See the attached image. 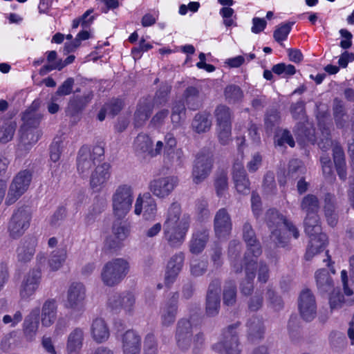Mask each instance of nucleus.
I'll return each instance as SVG.
<instances>
[{
    "label": "nucleus",
    "mask_w": 354,
    "mask_h": 354,
    "mask_svg": "<svg viewBox=\"0 0 354 354\" xmlns=\"http://www.w3.org/2000/svg\"><path fill=\"white\" fill-rule=\"evenodd\" d=\"M300 209L306 216L318 214L320 209L319 200L317 196L308 194L304 196L300 202Z\"/></svg>",
    "instance_id": "obj_33"
},
{
    "label": "nucleus",
    "mask_w": 354,
    "mask_h": 354,
    "mask_svg": "<svg viewBox=\"0 0 354 354\" xmlns=\"http://www.w3.org/2000/svg\"><path fill=\"white\" fill-rule=\"evenodd\" d=\"M223 94L225 101L230 104L240 103L244 97V93L241 88L234 84L226 86Z\"/></svg>",
    "instance_id": "obj_40"
},
{
    "label": "nucleus",
    "mask_w": 354,
    "mask_h": 354,
    "mask_svg": "<svg viewBox=\"0 0 354 354\" xmlns=\"http://www.w3.org/2000/svg\"><path fill=\"white\" fill-rule=\"evenodd\" d=\"M305 172L306 168L301 160L292 159L289 161L287 174L288 178L296 180L303 176Z\"/></svg>",
    "instance_id": "obj_52"
},
{
    "label": "nucleus",
    "mask_w": 354,
    "mask_h": 354,
    "mask_svg": "<svg viewBox=\"0 0 354 354\" xmlns=\"http://www.w3.org/2000/svg\"><path fill=\"white\" fill-rule=\"evenodd\" d=\"M151 109L149 104L145 103L138 104L134 113V125L136 127L143 126L151 114Z\"/></svg>",
    "instance_id": "obj_46"
},
{
    "label": "nucleus",
    "mask_w": 354,
    "mask_h": 354,
    "mask_svg": "<svg viewBox=\"0 0 354 354\" xmlns=\"http://www.w3.org/2000/svg\"><path fill=\"white\" fill-rule=\"evenodd\" d=\"M262 189L263 193L266 196H272L277 193V185L273 172L268 171L264 175Z\"/></svg>",
    "instance_id": "obj_53"
},
{
    "label": "nucleus",
    "mask_w": 354,
    "mask_h": 354,
    "mask_svg": "<svg viewBox=\"0 0 354 354\" xmlns=\"http://www.w3.org/2000/svg\"><path fill=\"white\" fill-rule=\"evenodd\" d=\"M209 239V230L205 227L197 229L192 234L189 241V252L194 254H201Z\"/></svg>",
    "instance_id": "obj_25"
},
{
    "label": "nucleus",
    "mask_w": 354,
    "mask_h": 354,
    "mask_svg": "<svg viewBox=\"0 0 354 354\" xmlns=\"http://www.w3.org/2000/svg\"><path fill=\"white\" fill-rule=\"evenodd\" d=\"M91 332L93 339L97 343L106 341L110 335L109 328L102 318H96L93 321Z\"/></svg>",
    "instance_id": "obj_31"
},
{
    "label": "nucleus",
    "mask_w": 354,
    "mask_h": 354,
    "mask_svg": "<svg viewBox=\"0 0 354 354\" xmlns=\"http://www.w3.org/2000/svg\"><path fill=\"white\" fill-rule=\"evenodd\" d=\"M57 317V304L55 299L46 300L41 308V321L43 326L49 327Z\"/></svg>",
    "instance_id": "obj_32"
},
{
    "label": "nucleus",
    "mask_w": 354,
    "mask_h": 354,
    "mask_svg": "<svg viewBox=\"0 0 354 354\" xmlns=\"http://www.w3.org/2000/svg\"><path fill=\"white\" fill-rule=\"evenodd\" d=\"M133 201V192L129 185H120L111 197L113 214L115 218H124L130 211Z\"/></svg>",
    "instance_id": "obj_4"
},
{
    "label": "nucleus",
    "mask_w": 354,
    "mask_h": 354,
    "mask_svg": "<svg viewBox=\"0 0 354 354\" xmlns=\"http://www.w3.org/2000/svg\"><path fill=\"white\" fill-rule=\"evenodd\" d=\"M75 84V80L73 77H68L57 88V91L52 95V100L57 101L60 96L68 95L73 92Z\"/></svg>",
    "instance_id": "obj_56"
},
{
    "label": "nucleus",
    "mask_w": 354,
    "mask_h": 354,
    "mask_svg": "<svg viewBox=\"0 0 354 354\" xmlns=\"http://www.w3.org/2000/svg\"><path fill=\"white\" fill-rule=\"evenodd\" d=\"M185 261V254L179 252L173 255L168 261L167 268L180 273Z\"/></svg>",
    "instance_id": "obj_59"
},
{
    "label": "nucleus",
    "mask_w": 354,
    "mask_h": 354,
    "mask_svg": "<svg viewBox=\"0 0 354 354\" xmlns=\"http://www.w3.org/2000/svg\"><path fill=\"white\" fill-rule=\"evenodd\" d=\"M292 24L286 23L279 25L274 31L273 37L276 41L281 43L286 40L292 28Z\"/></svg>",
    "instance_id": "obj_60"
},
{
    "label": "nucleus",
    "mask_w": 354,
    "mask_h": 354,
    "mask_svg": "<svg viewBox=\"0 0 354 354\" xmlns=\"http://www.w3.org/2000/svg\"><path fill=\"white\" fill-rule=\"evenodd\" d=\"M217 136L221 145H227L232 141V126L217 127Z\"/></svg>",
    "instance_id": "obj_61"
},
{
    "label": "nucleus",
    "mask_w": 354,
    "mask_h": 354,
    "mask_svg": "<svg viewBox=\"0 0 354 354\" xmlns=\"http://www.w3.org/2000/svg\"><path fill=\"white\" fill-rule=\"evenodd\" d=\"M346 301L344 299V295H342L339 290H333L329 297V304L331 310L339 309L342 307L343 304Z\"/></svg>",
    "instance_id": "obj_62"
},
{
    "label": "nucleus",
    "mask_w": 354,
    "mask_h": 354,
    "mask_svg": "<svg viewBox=\"0 0 354 354\" xmlns=\"http://www.w3.org/2000/svg\"><path fill=\"white\" fill-rule=\"evenodd\" d=\"M129 263L123 258H116L108 261L101 271V279L104 285L113 287L119 284L129 271Z\"/></svg>",
    "instance_id": "obj_3"
},
{
    "label": "nucleus",
    "mask_w": 354,
    "mask_h": 354,
    "mask_svg": "<svg viewBox=\"0 0 354 354\" xmlns=\"http://www.w3.org/2000/svg\"><path fill=\"white\" fill-rule=\"evenodd\" d=\"M334 201V195L330 193L325 194L324 209L327 223L331 227L335 226L337 223V215L335 213Z\"/></svg>",
    "instance_id": "obj_39"
},
{
    "label": "nucleus",
    "mask_w": 354,
    "mask_h": 354,
    "mask_svg": "<svg viewBox=\"0 0 354 354\" xmlns=\"http://www.w3.org/2000/svg\"><path fill=\"white\" fill-rule=\"evenodd\" d=\"M104 150L100 145H95L90 150L87 147H82L78 153L77 170L83 176H87L91 169L104 159Z\"/></svg>",
    "instance_id": "obj_5"
},
{
    "label": "nucleus",
    "mask_w": 354,
    "mask_h": 354,
    "mask_svg": "<svg viewBox=\"0 0 354 354\" xmlns=\"http://www.w3.org/2000/svg\"><path fill=\"white\" fill-rule=\"evenodd\" d=\"M42 274L40 267L30 269L24 276L19 287V295L21 299H26L35 295L41 281Z\"/></svg>",
    "instance_id": "obj_10"
},
{
    "label": "nucleus",
    "mask_w": 354,
    "mask_h": 354,
    "mask_svg": "<svg viewBox=\"0 0 354 354\" xmlns=\"http://www.w3.org/2000/svg\"><path fill=\"white\" fill-rule=\"evenodd\" d=\"M232 222L231 216L225 208L219 209L214 216V230L218 239L227 238L231 233Z\"/></svg>",
    "instance_id": "obj_18"
},
{
    "label": "nucleus",
    "mask_w": 354,
    "mask_h": 354,
    "mask_svg": "<svg viewBox=\"0 0 354 354\" xmlns=\"http://www.w3.org/2000/svg\"><path fill=\"white\" fill-rule=\"evenodd\" d=\"M93 97V94L92 92H89L82 96L75 95L72 97L69 100L67 107L68 113L72 116L80 113L91 102Z\"/></svg>",
    "instance_id": "obj_28"
},
{
    "label": "nucleus",
    "mask_w": 354,
    "mask_h": 354,
    "mask_svg": "<svg viewBox=\"0 0 354 354\" xmlns=\"http://www.w3.org/2000/svg\"><path fill=\"white\" fill-rule=\"evenodd\" d=\"M84 339V330L80 328H75L68 336L66 343L67 354H80Z\"/></svg>",
    "instance_id": "obj_29"
},
{
    "label": "nucleus",
    "mask_w": 354,
    "mask_h": 354,
    "mask_svg": "<svg viewBox=\"0 0 354 354\" xmlns=\"http://www.w3.org/2000/svg\"><path fill=\"white\" fill-rule=\"evenodd\" d=\"M298 307L301 317L306 322H311L317 315L315 297L309 289L302 290L298 299Z\"/></svg>",
    "instance_id": "obj_15"
},
{
    "label": "nucleus",
    "mask_w": 354,
    "mask_h": 354,
    "mask_svg": "<svg viewBox=\"0 0 354 354\" xmlns=\"http://www.w3.org/2000/svg\"><path fill=\"white\" fill-rule=\"evenodd\" d=\"M208 262L204 259H195L190 262V274L194 277L203 276L207 270Z\"/></svg>",
    "instance_id": "obj_54"
},
{
    "label": "nucleus",
    "mask_w": 354,
    "mask_h": 354,
    "mask_svg": "<svg viewBox=\"0 0 354 354\" xmlns=\"http://www.w3.org/2000/svg\"><path fill=\"white\" fill-rule=\"evenodd\" d=\"M317 288L321 295L332 292L334 289V282L328 270H318L315 274Z\"/></svg>",
    "instance_id": "obj_30"
},
{
    "label": "nucleus",
    "mask_w": 354,
    "mask_h": 354,
    "mask_svg": "<svg viewBox=\"0 0 354 354\" xmlns=\"http://www.w3.org/2000/svg\"><path fill=\"white\" fill-rule=\"evenodd\" d=\"M304 223L305 232L310 238L306 253V259L309 260L315 254L319 252L325 245L327 237L322 232V229L318 214L306 216Z\"/></svg>",
    "instance_id": "obj_2"
},
{
    "label": "nucleus",
    "mask_w": 354,
    "mask_h": 354,
    "mask_svg": "<svg viewBox=\"0 0 354 354\" xmlns=\"http://www.w3.org/2000/svg\"><path fill=\"white\" fill-rule=\"evenodd\" d=\"M39 309H33L30 314L26 317L23 324L24 335L27 341H33L37 335L39 325Z\"/></svg>",
    "instance_id": "obj_27"
},
{
    "label": "nucleus",
    "mask_w": 354,
    "mask_h": 354,
    "mask_svg": "<svg viewBox=\"0 0 354 354\" xmlns=\"http://www.w3.org/2000/svg\"><path fill=\"white\" fill-rule=\"evenodd\" d=\"M181 208L179 203H171L163 223L164 239L171 248H179L185 241L189 228L190 217L184 214L180 218Z\"/></svg>",
    "instance_id": "obj_1"
},
{
    "label": "nucleus",
    "mask_w": 354,
    "mask_h": 354,
    "mask_svg": "<svg viewBox=\"0 0 354 354\" xmlns=\"http://www.w3.org/2000/svg\"><path fill=\"white\" fill-rule=\"evenodd\" d=\"M213 165L212 155L209 152H200L196 158L192 170L193 180L198 184L210 174Z\"/></svg>",
    "instance_id": "obj_14"
},
{
    "label": "nucleus",
    "mask_w": 354,
    "mask_h": 354,
    "mask_svg": "<svg viewBox=\"0 0 354 354\" xmlns=\"http://www.w3.org/2000/svg\"><path fill=\"white\" fill-rule=\"evenodd\" d=\"M256 260L244 261L245 278L240 282L239 288L242 295H250L254 290V279L256 276Z\"/></svg>",
    "instance_id": "obj_24"
},
{
    "label": "nucleus",
    "mask_w": 354,
    "mask_h": 354,
    "mask_svg": "<svg viewBox=\"0 0 354 354\" xmlns=\"http://www.w3.org/2000/svg\"><path fill=\"white\" fill-rule=\"evenodd\" d=\"M248 328V339L251 341L260 339L264 333V326L262 319L253 316L250 318L246 324Z\"/></svg>",
    "instance_id": "obj_34"
},
{
    "label": "nucleus",
    "mask_w": 354,
    "mask_h": 354,
    "mask_svg": "<svg viewBox=\"0 0 354 354\" xmlns=\"http://www.w3.org/2000/svg\"><path fill=\"white\" fill-rule=\"evenodd\" d=\"M136 303L134 295L129 292H115L108 299V307L114 313H120L122 310L127 314H132Z\"/></svg>",
    "instance_id": "obj_12"
},
{
    "label": "nucleus",
    "mask_w": 354,
    "mask_h": 354,
    "mask_svg": "<svg viewBox=\"0 0 354 354\" xmlns=\"http://www.w3.org/2000/svg\"><path fill=\"white\" fill-rule=\"evenodd\" d=\"M42 117V115L36 110L32 108L28 109L21 117L23 124L21 127V129H24L25 131L29 129H37Z\"/></svg>",
    "instance_id": "obj_35"
},
{
    "label": "nucleus",
    "mask_w": 354,
    "mask_h": 354,
    "mask_svg": "<svg viewBox=\"0 0 354 354\" xmlns=\"http://www.w3.org/2000/svg\"><path fill=\"white\" fill-rule=\"evenodd\" d=\"M178 292H174L160 308L161 323L163 326H169L174 323L178 313Z\"/></svg>",
    "instance_id": "obj_21"
},
{
    "label": "nucleus",
    "mask_w": 354,
    "mask_h": 354,
    "mask_svg": "<svg viewBox=\"0 0 354 354\" xmlns=\"http://www.w3.org/2000/svg\"><path fill=\"white\" fill-rule=\"evenodd\" d=\"M86 290L82 283H73L68 288L66 307L75 311H82L84 308Z\"/></svg>",
    "instance_id": "obj_17"
},
{
    "label": "nucleus",
    "mask_w": 354,
    "mask_h": 354,
    "mask_svg": "<svg viewBox=\"0 0 354 354\" xmlns=\"http://www.w3.org/2000/svg\"><path fill=\"white\" fill-rule=\"evenodd\" d=\"M16 124L11 122L3 123L0 126V142L6 143L12 140L15 131Z\"/></svg>",
    "instance_id": "obj_58"
},
{
    "label": "nucleus",
    "mask_w": 354,
    "mask_h": 354,
    "mask_svg": "<svg viewBox=\"0 0 354 354\" xmlns=\"http://www.w3.org/2000/svg\"><path fill=\"white\" fill-rule=\"evenodd\" d=\"M272 72L277 75H284L283 77L290 76L296 73L295 67L292 64H286L285 63H279L275 64L272 68V71L265 70L263 77L267 80H271L273 77Z\"/></svg>",
    "instance_id": "obj_41"
},
{
    "label": "nucleus",
    "mask_w": 354,
    "mask_h": 354,
    "mask_svg": "<svg viewBox=\"0 0 354 354\" xmlns=\"http://www.w3.org/2000/svg\"><path fill=\"white\" fill-rule=\"evenodd\" d=\"M185 157L180 149L164 151V162L169 167H181L183 165Z\"/></svg>",
    "instance_id": "obj_42"
},
{
    "label": "nucleus",
    "mask_w": 354,
    "mask_h": 354,
    "mask_svg": "<svg viewBox=\"0 0 354 354\" xmlns=\"http://www.w3.org/2000/svg\"><path fill=\"white\" fill-rule=\"evenodd\" d=\"M21 142L24 145H30L36 143L40 137L39 131L34 129H29L27 131L21 129Z\"/></svg>",
    "instance_id": "obj_57"
},
{
    "label": "nucleus",
    "mask_w": 354,
    "mask_h": 354,
    "mask_svg": "<svg viewBox=\"0 0 354 354\" xmlns=\"http://www.w3.org/2000/svg\"><path fill=\"white\" fill-rule=\"evenodd\" d=\"M217 127L232 126L233 113L225 104L218 105L214 112Z\"/></svg>",
    "instance_id": "obj_38"
},
{
    "label": "nucleus",
    "mask_w": 354,
    "mask_h": 354,
    "mask_svg": "<svg viewBox=\"0 0 354 354\" xmlns=\"http://www.w3.org/2000/svg\"><path fill=\"white\" fill-rule=\"evenodd\" d=\"M286 220L275 209H269L266 213L265 221L270 229L279 228Z\"/></svg>",
    "instance_id": "obj_50"
},
{
    "label": "nucleus",
    "mask_w": 354,
    "mask_h": 354,
    "mask_svg": "<svg viewBox=\"0 0 354 354\" xmlns=\"http://www.w3.org/2000/svg\"><path fill=\"white\" fill-rule=\"evenodd\" d=\"M144 209L143 216L146 220L153 219L156 214V203L150 193H145L143 196L139 195L135 203L134 212L140 215Z\"/></svg>",
    "instance_id": "obj_19"
},
{
    "label": "nucleus",
    "mask_w": 354,
    "mask_h": 354,
    "mask_svg": "<svg viewBox=\"0 0 354 354\" xmlns=\"http://www.w3.org/2000/svg\"><path fill=\"white\" fill-rule=\"evenodd\" d=\"M36 245L37 240L34 237L28 236L21 240L16 250L17 261L23 263L30 261L35 252Z\"/></svg>",
    "instance_id": "obj_26"
},
{
    "label": "nucleus",
    "mask_w": 354,
    "mask_h": 354,
    "mask_svg": "<svg viewBox=\"0 0 354 354\" xmlns=\"http://www.w3.org/2000/svg\"><path fill=\"white\" fill-rule=\"evenodd\" d=\"M62 148L63 142L60 138L54 139L50 147V157L51 160L55 162L59 160Z\"/></svg>",
    "instance_id": "obj_63"
},
{
    "label": "nucleus",
    "mask_w": 354,
    "mask_h": 354,
    "mask_svg": "<svg viewBox=\"0 0 354 354\" xmlns=\"http://www.w3.org/2000/svg\"><path fill=\"white\" fill-rule=\"evenodd\" d=\"M192 337V324L190 321L186 319H179L175 333L177 346L182 351L188 350L191 346Z\"/></svg>",
    "instance_id": "obj_16"
},
{
    "label": "nucleus",
    "mask_w": 354,
    "mask_h": 354,
    "mask_svg": "<svg viewBox=\"0 0 354 354\" xmlns=\"http://www.w3.org/2000/svg\"><path fill=\"white\" fill-rule=\"evenodd\" d=\"M144 350L145 354H156L158 351V343L152 334H148L144 341Z\"/></svg>",
    "instance_id": "obj_64"
},
{
    "label": "nucleus",
    "mask_w": 354,
    "mask_h": 354,
    "mask_svg": "<svg viewBox=\"0 0 354 354\" xmlns=\"http://www.w3.org/2000/svg\"><path fill=\"white\" fill-rule=\"evenodd\" d=\"M243 239L247 245V251L244 255V261L257 260L262 253L261 246L252 225L248 222H245L243 224Z\"/></svg>",
    "instance_id": "obj_13"
},
{
    "label": "nucleus",
    "mask_w": 354,
    "mask_h": 354,
    "mask_svg": "<svg viewBox=\"0 0 354 354\" xmlns=\"http://www.w3.org/2000/svg\"><path fill=\"white\" fill-rule=\"evenodd\" d=\"M32 180V173L25 169L19 171L14 178L7 195L6 203L8 205L15 203L28 189Z\"/></svg>",
    "instance_id": "obj_8"
},
{
    "label": "nucleus",
    "mask_w": 354,
    "mask_h": 354,
    "mask_svg": "<svg viewBox=\"0 0 354 354\" xmlns=\"http://www.w3.org/2000/svg\"><path fill=\"white\" fill-rule=\"evenodd\" d=\"M266 297L269 302V306L275 311H279L283 308L284 304L282 298L272 288L268 287Z\"/></svg>",
    "instance_id": "obj_55"
},
{
    "label": "nucleus",
    "mask_w": 354,
    "mask_h": 354,
    "mask_svg": "<svg viewBox=\"0 0 354 354\" xmlns=\"http://www.w3.org/2000/svg\"><path fill=\"white\" fill-rule=\"evenodd\" d=\"M116 218L112 225V234L119 240L124 241L130 234V225L122 219Z\"/></svg>",
    "instance_id": "obj_48"
},
{
    "label": "nucleus",
    "mask_w": 354,
    "mask_h": 354,
    "mask_svg": "<svg viewBox=\"0 0 354 354\" xmlns=\"http://www.w3.org/2000/svg\"><path fill=\"white\" fill-rule=\"evenodd\" d=\"M183 97L185 104L192 111H196L201 107L200 91L195 86H188L184 91Z\"/></svg>",
    "instance_id": "obj_37"
},
{
    "label": "nucleus",
    "mask_w": 354,
    "mask_h": 354,
    "mask_svg": "<svg viewBox=\"0 0 354 354\" xmlns=\"http://www.w3.org/2000/svg\"><path fill=\"white\" fill-rule=\"evenodd\" d=\"M178 183V178L175 176L160 177L149 183V189L156 197L165 198L171 194Z\"/></svg>",
    "instance_id": "obj_11"
},
{
    "label": "nucleus",
    "mask_w": 354,
    "mask_h": 354,
    "mask_svg": "<svg viewBox=\"0 0 354 354\" xmlns=\"http://www.w3.org/2000/svg\"><path fill=\"white\" fill-rule=\"evenodd\" d=\"M214 187L218 196L221 197L228 188L227 172L224 169L218 171L215 174Z\"/></svg>",
    "instance_id": "obj_49"
},
{
    "label": "nucleus",
    "mask_w": 354,
    "mask_h": 354,
    "mask_svg": "<svg viewBox=\"0 0 354 354\" xmlns=\"http://www.w3.org/2000/svg\"><path fill=\"white\" fill-rule=\"evenodd\" d=\"M232 179L236 191L243 194L250 192V180L242 162L236 161L232 167Z\"/></svg>",
    "instance_id": "obj_22"
},
{
    "label": "nucleus",
    "mask_w": 354,
    "mask_h": 354,
    "mask_svg": "<svg viewBox=\"0 0 354 354\" xmlns=\"http://www.w3.org/2000/svg\"><path fill=\"white\" fill-rule=\"evenodd\" d=\"M66 250L64 248L53 251L48 259L50 269L53 271L59 270L66 261Z\"/></svg>",
    "instance_id": "obj_51"
},
{
    "label": "nucleus",
    "mask_w": 354,
    "mask_h": 354,
    "mask_svg": "<svg viewBox=\"0 0 354 354\" xmlns=\"http://www.w3.org/2000/svg\"><path fill=\"white\" fill-rule=\"evenodd\" d=\"M221 281L213 279L209 283L205 296V312L209 317L218 315L221 308Z\"/></svg>",
    "instance_id": "obj_9"
},
{
    "label": "nucleus",
    "mask_w": 354,
    "mask_h": 354,
    "mask_svg": "<svg viewBox=\"0 0 354 354\" xmlns=\"http://www.w3.org/2000/svg\"><path fill=\"white\" fill-rule=\"evenodd\" d=\"M122 348L124 354H140L141 337L133 330H128L121 337Z\"/></svg>",
    "instance_id": "obj_23"
},
{
    "label": "nucleus",
    "mask_w": 354,
    "mask_h": 354,
    "mask_svg": "<svg viewBox=\"0 0 354 354\" xmlns=\"http://www.w3.org/2000/svg\"><path fill=\"white\" fill-rule=\"evenodd\" d=\"M153 142L148 135L140 133L134 140L135 150L140 153H147L151 156Z\"/></svg>",
    "instance_id": "obj_45"
},
{
    "label": "nucleus",
    "mask_w": 354,
    "mask_h": 354,
    "mask_svg": "<svg viewBox=\"0 0 354 354\" xmlns=\"http://www.w3.org/2000/svg\"><path fill=\"white\" fill-rule=\"evenodd\" d=\"M32 218L28 207H21L14 211L8 225V232L12 239L22 236L30 226Z\"/></svg>",
    "instance_id": "obj_6"
},
{
    "label": "nucleus",
    "mask_w": 354,
    "mask_h": 354,
    "mask_svg": "<svg viewBox=\"0 0 354 354\" xmlns=\"http://www.w3.org/2000/svg\"><path fill=\"white\" fill-rule=\"evenodd\" d=\"M237 289L234 281H227L225 283L223 290V303L227 306H233L236 302Z\"/></svg>",
    "instance_id": "obj_43"
},
{
    "label": "nucleus",
    "mask_w": 354,
    "mask_h": 354,
    "mask_svg": "<svg viewBox=\"0 0 354 354\" xmlns=\"http://www.w3.org/2000/svg\"><path fill=\"white\" fill-rule=\"evenodd\" d=\"M111 165L103 162L95 167L90 176V186L96 192L100 191L111 177Z\"/></svg>",
    "instance_id": "obj_20"
},
{
    "label": "nucleus",
    "mask_w": 354,
    "mask_h": 354,
    "mask_svg": "<svg viewBox=\"0 0 354 354\" xmlns=\"http://www.w3.org/2000/svg\"><path fill=\"white\" fill-rule=\"evenodd\" d=\"M280 113L276 109H271L266 112L264 118V124L267 132L272 133L276 130L280 124Z\"/></svg>",
    "instance_id": "obj_47"
},
{
    "label": "nucleus",
    "mask_w": 354,
    "mask_h": 354,
    "mask_svg": "<svg viewBox=\"0 0 354 354\" xmlns=\"http://www.w3.org/2000/svg\"><path fill=\"white\" fill-rule=\"evenodd\" d=\"M240 324L241 323L237 322L225 328L221 340L214 346V348L224 354H241V349L236 333V329Z\"/></svg>",
    "instance_id": "obj_7"
},
{
    "label": "nucleus",
    "mask_w": 354,
    "mask_h": 354,
    "mask_svg": "<svg viewBox=\"0 0 354 354\" xmlns=\"http://www.w3.org/2000/svg\"><path fill=\"white\" fill-rule=\"evenodd\" d=\"M212 121L209 115L205 112L196 113L192 122L191 127L197 133H203L209 131Z\"/></svg>",
    "instance_id": "obj_36"
},
{
    "label": "nucleus",
    "mask_w": 354,
    "mask_h": 354,
    "mask_svg": "<svg viewBox=\"0 0 354 354\" xmlns=\"http://www.w3.org/2000/svg\"><path fill=\"white\" fill-rule=\"evenodd\" d=\"M295 134L298 140L301 142L314 141V129L310 128L304 122H298L294 129Z\"/></svg>",
    "instance_id": "obj_44"
}]
</instances>
